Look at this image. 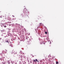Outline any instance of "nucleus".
Returning a JSON list of instances; mask_svg holds the SVG:
<instances>
[{
  "label": "nucleus",
  "instance_id": "obj_23",
  "mask_svg": "<svg viewBox=\"0 0 64 64\" xmlns=\"http://www.w3.org/2000/svg\"><path fill=\"white\" fill-rule=\"evenodd\" d=\"M1 31H2V30H1Z\"/></svg>",
  "mask_w": 64,
  "mask_h": 64
},
{
  "label": "nucleus",
  "instance_id": "obj_1",
  "mask_svg": "<svg viewBox=\"0 0 64 64\" xmlns=\"http://www.w3.org/2000/svg\"><path fill=\"white\" fill-rule=\"evenodd\" d=\"M12 53H15V52L14 50H13L12 52Z\"/></svg>",
  "mask_w": 64,
  "mask_h": 64
},
{
  "label": "nucleus",
  "instance_id": "obj_21",
  "mask_svg": "<svg viewBox=\"0 0 64 64\" xmlns=\"http://www.w3.org/2000/svg\"><path fill=\"white\" fill-rule=\"evenodd\" d=\"M19 58H20V56H19Z\"/></svg>",
  "mask_w": 64,
  "mask_h": 64
},
{
  "label": "nucleus",
  "instance_id": "obj_12",
  "mask_svg": "<svg viewBox=\"0 0 64 64\" xmlns=\"http://www.w3.org/2000/svg\"><path fill=\"white\" fill-rule=\"evenodd\" d=\"M48 60L49 61H51L50 59H49Z\"/></svg>",
  "mask_w": 64,
  "mask_h": 64
},
{
  "label": "nucleus",
  "instance_id": "obj_11",
  "mask_svg": "<svg viewBox=\"0 0 64 64\" xmlns=\"http://www.w3.org/2000/svg\"><path fill=\"white\" fill-rule=\"evenodd\" d=\"M6 52H7V50H5Z\"/></svg>",
  "mask_w": 64,
  "mask_h": 64
},
{
  "label": "nucleus",
  "instance_id": "obj_16",
  "mask_svg": "<svg viewBox=\"0 0 64 64\" xmlns=\"http://www.w3.org/2000/svg\"><path fill=\"white\" fill-rule=\"evenodd\" d=\"M6 42H8V40H7Z\"/></svg>",
  "mask_w": 64,
  "mask_h": 64
},
{
  "label": "nucleus",
  "instance_id": "obj_18",
  "mask_svg": "<svg viewBox=\"0 0 64 64\" xmlns=\"http://www.w3.org/2000/svg\"><path fill=\"white\" fill-rule=\"evenodd\" d=\"M37 61H38V62H39V61H38V60Z\"/></svg>",
  "mask_w": 64,
  "mask_h": 64
},
{
  "label": "nucleus",
  "instance_id": "obj_2",
  "mask_svg": "<svg viewBox=\"0 0 64 64\" xmlns=\"http://www.w3.org/2000/svg\"><path fill=\"white\" fill-rule=\"evenodd\" d=\"M59 64V62H56V64Z\"/></svg>",
  "mask_w": 64,
  "mask_h": 64
},
{
  "label": "nucleus",
  "instance_id": "obj_9",
  "mask_svg": "<svg viewBox=\"0 0 64 64\" xmlns=\"http://www.w3.org/2000/svg\"><path fill=\"white\" fill-rule=\"evenodd\" d=\"M45 34H47V32H45Z\"/></svg>",
  "mask_w": 64,
  "mask_h": 64
},
{
  "label": "nucleus",
  "instance_id": "obj_15",
  "mask_svg": "<svg viewBox=\"0 0 64 64\" xmlns=\"http://www.w3.org/2000/svg\"><path fill=\"white\" fill-rule=\"evenodd\" d=\"M4 24H3V26H4Z\"/></svg>",
  "mask_w": 64,
  "mask_h": 64
},
{
  "label": "nucleus",
  "instance_id": "obj_3",
  "mask_svg": "<svg viewBox=\"0 0 64 64\" xmlns=\"http://www.w3.org/2000/svg\"><path fill=\"white\" fill-rule=\"evenodd\" d=\"M51 55L50 54L49 55V56H48V57H51Z\"/></svg>",
  "mask_w": 64,
  "mask_h": 64
},
{
  "label": "nucleus",
  "instance_id": "obj_4",
  "mask_svg": "<svg viewBox=\"0 0 64 64\" xmlns=\"http://www.w3.org/2000/svg\"><path fill=\"white\" fill-rule=\"evenodd\" d=\"M20 56V58H22V55H21Z\"/></svg>",
  "mask_w": 64,
  "mask_h": 64
},
{
  "label": "nucleus",
  "instance_id": "obj_20",
  "mask_svg": "<svg viewBox=\"0 0 64 64\" xmlns=\"http://www.w3.org/2000/svg\"><path fill=\"white\" fill-rule=\"evenodd\" d=\"M41 24V23H40V24Z\"/></svg>",
  "mask_w": 64,
  "mask_h": 64
},
{
  "label": "nucleus",
  "instance_id": "obj_17",
  "mask_svg": "<svg viewBox=\"0 0 64 64\" xmlns=\"http://www.w3.org/2000/svg\"><path fill=\"white\" fill-rule=\"evenodd\" d=\"M0 18H2V16H0Z\"/></svg>",
  "mask_w": 64,
  "mask_h": 64
},
{
  "label": "nucleus",
  "instance_id": "obj_6",
  "mask_svg": "<svg viewBox=\"0 0 64 64\" xmlns=\"http://www.w3.org/2000/svg\"><path fill=\"white\" fill-rule=\"evenodd\" d=\"M4 51H2V53H3V54H4Z\"/></svg>",
  "mask_w": 64,
  "mask_h": 64
},
{
  "label": "nucleus",
  "instance_id": "obj_7",
  "mask_svg": "<svg viewBox=\"0 0 64 64\" xmlns=\"http://www.w3.org/2000/svg\"><path fill=\"white\" fill-rule=\"evenodd\" d=\"M10 46H11L12 47V44H10Z\"/></svg>",
  "mask_w": 64,
  "mask_h": 64
},
{
  "label": "nucleus",
  "instance_id": "obj_22",
  "mask_svg": "<svg viewBox=\"0 0 64 64\" xmlns=\"http://www.w3.org/2000/svg\"><path fill=\"white\" fill-rule=\"evenodd\" d=\"M23 16V17H24V16Z\"/></svg>",
  "mask_w": 64,
  "mask_h": 64
},
{
  "label": "nucleus",
  "instance_id": "obj_19",
  "mask_svg": "<svg viewBox=\"0 0 64 64\" xmlns=\"http://www.w3.org/2000/svg\"><path fill=\"white\" fill-rule=\"evenodd\" d=\"M30 63H32V62H30Z\"/></svg>",
  "mask_w": 64,
  "mask_h": 64
},
{
  "label": "nucleus",
  "instance_id": "obj_8",
  "mask_svg": "<svg viewBox=\"0 0 64 64\" xmlns=\"http://www.w3.org/2000/svg\"><path fill=\"white\" fill-rule=\"evenodd\" d=\"M6 27H7V26H4V28H6Z\"/></svg>",
  "mask_w": 64,
  "mask_h": 64
},
{
  "label": "nucleus",
  "instance_id": "obj_14",
  "mask_svg": "<svg viewBox=\"0 0 64 64\" xmlns=\"http://www.w3.org/2000/svg\"><path fill=\"white\" fill-rule=\"evenodd\" d=\"M12 16V17H14V16L13 15Z\"/></svg>",
  "mask_w": 64,
  "mask_h": 64
},
{
  "label": "nucleus",
  "instance_id": "obj_5",
  "mask_svg": "<svg viewBox=\"0 0 64 64\" xmlns=\"http://www.w3.org/2000/svg\"><path fill=\"white\" fill-rule=\"evenodd\" d=\"M38 61V60H37V59H36V62H37V61Z\"/></svg>",
  "mask_w": 64,
  "mask_h": 64
},
{
  "label": "nucleus",
  "instance_id": "obj_13",
  "mask_svg": "<svg viewBox=\"0 0 64 64\" xmlns=\"http://www.w3.org/2000/svg\"><path fill=\"white\" fill-rule=\"evenodd\" d=\"M33 61H34V62H35V61H35V60H33Z\"/></svg>",
  "mask_w": 64,
  "mask_h": 64
},
{
  "label": "nucleus",
  "instance_id": "obj_10",
  "mask_svg": "<svg viewBox=\"0 0 64 64\" xmlns=\"http://www.w3.org/2000/svg\"><path fill=\"white\" fill-rule=\"evenodd\" d=\"M42 43H43V44H45V42H42Z\"/></svg>",
  "mask_w": 64,
  "mask_h": 64
}]
</instances>
